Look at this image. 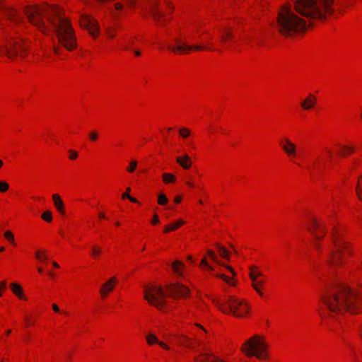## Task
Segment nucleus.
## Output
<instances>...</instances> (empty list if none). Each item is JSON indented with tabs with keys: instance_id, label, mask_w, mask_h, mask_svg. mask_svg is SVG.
Wrapping results in <instances>:
<instances>
[{
	"instance_id": "14",
	"label": "nucleus",
	"mask_w": 362,
	"mask_h": 362,
	"mask_svg": "<svg viewBox=\"0 0 362 362\" xmlns=\"http://www.w3.org/2000/svg\"><path fill=\"white\" fill-rule=\"evenodd\" d=\"M81 27L88 30L89 33L96 37L98 33V28L96 21L88 15H83L81 17L80 21Z\"/></svg>"
},
{
	"instance_id": "21",
	"label": "nucleus",
	"mask_w": 362,
	"mask_h": 362,
	"mask_svg": "<svg viewBox=\"0 0 362 362\" xmlns=\"http://www.w3.org/2000/svg\"><path fill=\"white\" fill-rule=\"evenodd\" d=\"M116 281V279L115 277L113 278H111L108 281H107L106 283H105L100 291V293L101 294V296H103V298H105L106 296H107V292H106V287H108V291H112L113 288H114V284L115 283Z\"/></svg>"
},
{
	"instance_id": "18",
	"label": "nucleus",
	"mask_w": 362,
	"mask_h": 362,
	"mask_svg": "<svg viewBox=\"0 0 362 362\" xmlns=\"http://www.w3.org/2000/svg\"><path fill=\"white\" fill-rule=\"evenodd\" d=\"M52 199L54 202V205L56 209L62 215L65 214L64 211V204L63 201L62 200L60 196L58 194H54L52 195Z\"/></svg>"
},
{
	"instance_id": "54",
	"label": "nucleus",
	"mask_w": 362,
	"mask_h": 362,
	"mask_svg": "<svg viewBox=\"0 0 362 362\" xmlns=\"http://www.w3.org/2000/svg\"><path fill=\"white\" fill-rule=\"evenodd\" d=\"M6 287V283L5 281L0 282V288H5Z\"/></svg>"
},
{
	"instance_id": "11",
	"label": "nucleus",
	"mask_w": 362,
	"mask_h": 362,
	"mask_svg": "<svg viewBox=\"0 0 362 362\" xmlns=\"http://www.w3.org/2000/svg\"><path fill=\"white\" fill-rule=\"evenodd\" d=\"M0 13L15 23H20L22 21L21 15L13 7L4 4L1 0H0Z\"/></svg>"
},
{
	"instance_id": "3",
	"label": "nucleus",
	"mask_w": 362,
	"mask_h": 362,
	"mask_svg": "<svg viewBox=\"0 0 362 362\" xmlns=\"http://www.w3.org/2000/svg\"><path fill=\"white\" fill-rule=\"evenodd\" d=\"M322 306L320 315L327 311L331 317L345 313H356L362 308V289L345 286H335L327 289L321 296Z\"/></svg>"
},
{
	"instance_id": "26",
	"label": "nucleus",
	"mask_w": 362,
	"mask_h": 362,
	"mask_svg": "<svg viewBox=\"0 0 362 362\" xmlns=\"http://www.w3.org/2000/svg\"><path fill=\"white\" fill-rule=\"evenodd\" d=\"M227 38H234V35L230 29H225L223 35L221 36V40L222 42H226Z\"/></svg>"
},
{
	"instance_id": "5",
	"label": "nucleus",
	"mask_w": 362,
	"mask_h": 362,
	"mask_svg": "<svg viewBox=\"0 0 362 362\" xmlns=\"http://www.w3.org/2000/svg\"><path fill=\"white\" fill-rule=\"evenodd\" d=\"M214 303L223 313L232 314L238 317H244L250 309L248 304L233 296H228L223 300L214 299Z\"/></svg>"
},
{
	"instance_id": "64",
	"label": "nucleus",
	"mask_w": 362,
	"mask_h": 362,
	"mask_svg": "<svg viewBox=\"0 0 362 362\" xmlns=\"http://www.w3.org/2000/svg\"><path fill=\"white\" fill-rule=\"evenodd\" d=\"M37 270H38V272H39L40 273H42V268H40V267H39V268L37 269Z\"/></svg>"
},
{
	"instance_id": "63",
	"label": "nucleus",
	"mask_w": 362,
	"mask_h": 362,
	"mask_svg": "<svg viewBox=\"0 0 362 362\" xmlns=\"http://www.w3.org/2000/svg\"><path fill=\"white\" fill-rule=\"evenodd\" d=\"M131 48V46L127 45L124 47L125 49H129Z\"/></svg>"
},
{
	"instance_id": "17",
	"label": "nucleus",
	"mask_w": 362,
	"mask_h": 362,
	"mask_svg": "<svg viewBox=\"0 0 362 362\" xmlns=\"http://www.w3.org/2000/svg\"><path fill=\"white\" fill-rule=\"evenodd\" d=\"M146 341L148 345H153V344H157L160 345L162 348H163L166 350L170 349V347L167 344H165L163 341H160L158 340V337L153 333H149L146 336Z\"/></svg>"
},
{
	"instance_id": "41",
	"label": "nucleus",
	"mask_w": 362,
	"mask_h": 362,
	"mask_svg": "<svg viewBox=\"0 0 362 362\" xmlns=\"http://www.w3.org/2000/svg\"><path fill=\"white\" fill-rule=\"evenodd\" d=\"M115 8L117 11H121L124 8V4L122 2H117L115 4Z\"/></svg>"
},
{
	"instance_id": "38",
	"label": "nucleus",
	"mask_w": 362,
	"mask_h": 362,
	"mask_svg": "<svg viewBox=\"0 0 362 362\" xmlns=\"http://www.w3.org/2000/svg\"><path fill=\"white\" fill-rule=\"evenodd\" d=\"M180 134L181 136L186 138L190 135V131L187 128H182L180 129Z\"/></svg>"
},
{
	"instance_id": "20",
	"label": "nucleus",
	"mask_w": 362,
	"mask_h": 362,
	"mask_svg": "<svg viewBox=\"0 0 362 362\" xmlns=\"http://www.w3.org/2000/svg\"><path fill=\"white\" fill-rule=\"evenodd\" d=\"M176 337L177 342L183 346H186L190 348H193V342L191 339L187 337L185 334H177L175 335Z\"/></svg>"
},
{
	"instance_id": "31",
	"label": "nucleus",
	"mask_w": 362,
	"mask_h": 362,
	"mask_svg": "<svg viewBox=\"0 0 362 362\" xmlns=\"http://www.w3.org/2000/svg\"><path fill=\"white\" fill-rule=\"evenodd\" d=\"M41 217L44 221L47 222H51L52 221V212L49 211H46L45 212H44L42 214Z\"/></svg>"
},
{
	"instance_id": "6",
	"label": "nucleus",
	"mask_w": 362,
	"mask_h": 362,
	"mask_svg": "<svg viewBox=\"0 0 362 362\" xmlns=\"http://www.w3.org/2000/svg\"><path fill=\"white\" fill-rule=\"evenodd\" d=\"M267 344L258 335H255L245 341L241 350L247 356H256L259 359H266Z\"/></svg>"
},
{
	"instance_id": "34",
	"label": "nucleus",
	"mask_w": 362,
	"mask_h": 362,
	"mask_svg": "<svg viewBox=\"0 0 362 362\" xmlns=\"http://www.w3.org/2000/svg\"><path fill=\"white\" fill-rule=\"evenodd\" d=\"M35 257L40 261H47L48 259V257L45 255L44 252L37 251Z\"/></svg>"
},
{
	"instance_id": "55",
	"label": "nucleus",
	"mask_w": 362,
	"mask_h": 362,
	"mask_svg": "<svg viewBox=\"0 0 362 362\" xmlns=\"http://www.w3.org/2000/svg\"><path fill=\"white\" fill-rule=\"evenodd\" d=\"M108 35L110 37H114L115 33H113V31L110 30V31H108Z\"/></svg>"
},
{
	"instance_id": "39",
	"label": "nucleus",
	"mask_w": 362,
	"mask_h": 362,
	"mask_svg": "<svg viewBox=\"0 0 362 362\" xmlns=\"http://www.w3.org/2000/svg\"><path fill=\"white\" fill-rule=\"evenodd\" d=\"M208 255H209V257H211V259L214 261L215 262L218 263V264H220V262L218 261L217 259V257L215 255V253L211 251V250H208Z\"/></svg>"
},
{
	"instance_id": "27",
	"label": "nucleus",
	"mask_w": 362,
	"mask_h": 362,
	"mask_svg": "<svg viewBox=\"0 0 362 362\" xmlns=\"http://www.w3.org/2000/svg\"><path fill=\"white\" fill-rule=\"evenodd\" d=\"M216 247L218 250L220 256L226 259H229V255L228 250L224 247L219 244H217Z\"/></svg>"
},
{
	"instance_id": "40",
	"label": "nucleus",
	"mask_w": 362,
	"mask_h": 362,
	"mask_svg": "<svg viewBox=\"0 0 362 362\" xmlns=\"http://www.w3.org/2000/svg\"><path fill=\"white\" fill-rule=\"evenodd\" d=\"M200 264H201L202 267H205V268H206L209 270L212 271L214 269L212 267H211V266H209L208 264V263L206 262V260L205 258L202 260Z\"/></svg>"
},
{
	"instance_id": "57",
	"label": "nucleus",
	"mask_w": 362,
	"mask_h": 362,
	"mask_svg": "<svg viewBox=\"0 0 362 362\" xmlns=\"http://www.w3.org/2000/svg\"><path fill=\"white\" fill-rule=\"evenodd\" d=\"M98 216H99V217H100V218H105V214H104L103 213H101V212H100V213H99Z\"/></svg>"
},
{
	"instance_id": "30",
	"label": "nucleus",
	"mask_w": 362,
	"mask_h": 362,
	"mask_svg": "<svg viewBox=\"0 0 362 362\" xmlns=\"http://www.w3.org/2000/svg\"><path fill=\"white\" fill-rule=\"evenodd\" d=\"M180 267H184V264L182 262L179 260H176L172 264V268L173 272L178 275H182V273L179 269Z\"/></svg>"
},
{
	"instance_id": "45",
	"label": "nucleus",
	"mask_w": 362,
	"mask_h": 362,
	"mask_svg": "<svg viewBox=\"0 0 362 362\" xmlns=\"http://www.w3.org/2000/svg\"><path fill=\"white\" fill-rule=\"evenodd\" d=\"M216 276H218V277L221 278L223 280H224L228 284H230V279L228 277H227L226 275H224V274H217Z\"/></svg>"
},
{
	"instance_id": "10",
	"label": "nucleus",
	"mask_w": 362,
	"mask_h": 362,
	"mask_svg": "<svg viewBox=\"0 0 362 362\" xmlns=\"http://www.w3.org/2000/svg\"><path fill=\"white\" fill-rule=\"evenodd\" d=\"M174 41L176 43V45H168V48L174 53H185L191 50H202L205 49L204 46L202 45H188L184 42H182L178 38H175Z\"/></svg>"
},
{
	"instance_id": "13",
	"label": "nucleus",
	"mask_w": 362,
	"mask_h": 362,
	"mask_svg": "<svg viewBox=\"0 0 362 362\" xmlns=\"http://www.w3.org/2000/svg\"><path fill=\"white\" fill-rule=\"evenodd\" d=\"M169 295L173 298H185L188 296L189 290L180 283L171 284L167 286Z\"/></svg>"
},
{
	"instance_id": "24",
	"label": "nucleus",
	"mask_w": 362,
	"mask_h": 362,
	"mask_svg": "<svg viewBox=\"0 0 362 362\" xmlns=\"http://www.w3.org/2000/svg\"><path fill=\"white\" fill-rule=\"evenodd\" d=\"M11 288L13 293L16 295L20 299H25V296L23 294V288L20 285L16 283H13L11 284Z\"/></svg>"
},
{
	"instance_id": "2",
	"label": "nucleus",
	"mask_w": 362,
	"mask_h": 362,
	"mask_svg": "<svg viewBox=\"0 0 362 362\" xmlns=\"http://www.w3.org/2000/svg\"><path fill=\"white\" fill-rule=\"evenodd\" d=\"M30 23L41 32L50 30L55 33L59 46H54V52L60 54V47L71 51L77 46L76 37L69 20L64 16L62 10L49 5L27 7L24 10Z\"/></svg>"
},
{
	"instance_id": "48",
	"label": "nucleus",
	"mask_w": 362,
	"mask_h": 362,
	"mask_svg": "<svg viewBox=\"0 0 362 362\" xmlns=\"http://www.w3.org/2000/svg\"><path fill=\"white\" fill-rule=\"evenodd\" d=\"M253 272V273L255 274V276H256V279H257L258 276H262V275L261 272H256L255 271V269H254V268H253V267H252V268L250 269V272Z\"/></svg>"
},
{
	"instance_id": "15",
	"label": "nucleus",
	"mask_w": 362,
	"mask_h": 362,
	"mask_svg": "<svg viewBox=\"0 0 362 362\" xmlns=\"http://www.w3.org/2000/svg\"><path fill=\"white\" fill-rule=\"evenodd\" d=\"M285 144H281V147L288 157L293 158L297 155L296 146L295 144L291 142L288 139L285 138L284 139Z\"/></svg>"
},
{
	"instance_id": "53",
	"label": "nucleus",
	"mask_w": 362,
	"mask_h": 362,
	"mask_svg": "<svg viewBox=\"0 0 362 362\" xmlns=\"http://www.w3.org/2000/svg\"><path fill=\"white\" fill-rule=\"evenodd\" d=\"M128 199H129L132 202H133V203H137V202H138V201H137V199H135V198H134V197H131V196H130Z\"/></svg>"
},
{
	"instance_id": "43",
	"label": "nucleus",
	"mask_w": 362,
	"mask_h": 362,
	"mask_svg": "<svg viewBox=\"0 0 362 362\" xmlns=\"http://www.w3.org/2000/svg\"><path fill=\"white\" fill-rule=\"evenodd\" d=\"M98 133L95 132H92L90 133V139L93 141H95L98 139Z\"/></svg>"
},
{
	"instance_id": "60",
	"label": "nucleus",
	"mask_w": 362,
	"mask_h": 362,
	"mask_svg": "<svg viewBox=\"0 0 362 362\" xmlns=\"http://www.w3.org/2000/svg\"><path fill=\"white\" fill-rule=\"evenodd\" d=\"M165 3L167 4V6L169 8H171V6H170V3L169 1H168L167 0H165Z\"/></svg>"
},
{
	"instance_id": "35",
	"label": "nucleus",
	"mask_w": 362,
	"mask_h": 362,
	"mask_svg": "<svg viewBox=\"0 0 362 362\" xmlns=\"http://www.w3.org/2000/svg\"><path fill=\"white\" fill-rule=\"evenodd\" d=\"M136 166H137V162H136V160H132V161L129 163V166L127 168V170L129 173H133V172L136 170Z\"/></svg>"
},
{
	"instance_id": "61",
	"label": "nucleus",
	"mask_w": 362,
	"mask_h": 362,
	"mask_svg": "<svg viewBox=\"0 0 362 362\" xmlns=\"http://www.w3.org/2000/svg\"><path fill=\"white\" fill-rule=\"evenodd\" d=\"M196 326H197V327H200L201 329H202L205 332H206V331L204 329V328H203V327H202V326L201 325H199V324H197V325H196Z\"/></svg>"
},
{
	"instance_id": "19",
	"label": "nucleus",
	"mask_w": 362,
	"mask_h": 362,
	"mask_svg": "<svg viewBox=\"0 0 362 362\" xmlns=\"http://www.w3.org/2000/svg\"><path fill=\"white\" fill-rule=\"evenodd\" d=\"M250 278L252 281V286L253 288L257 291V293L259 295L262 296V292L260 290L259 287L264 284V281L262 280L258 281L257 279H256V276H255L253 272H250Z\"/></svg>"
},
{
	"instance_id": "12",
	"label": "nucleus",
	"mask_w": 362,
	"mask_h": 362,
	"mask_svg": "<svg viewBox=\"0 0 362 362\" xmlns=\"http://www.w3.org/2000/svg\"><path fill=\"white\" fill-rule=\"evenodd\" d=\"M148 4L149 6V13L153 20L156 23L163 25L164 20H163V18L164 16V13L160 8L159 2L156 0H148Z\"/></svg>"
},
{
	"instance_id": "44",
	"label": "nucleus",
	"mask_w": 362,
	"mask_h": 362,
	"mask_svg": "<svg viewBox=\"0 0 362 362\" xmlns=\"http://www.w3.org/2000/svg\"><path fill=\"white\" fill-rule=\"evenodd\" d=\"M69 152L70 153V156H69L70 159L74 160L77 158L78 153L76 151L69 150Z\"/></svg>"
},
{
	"instance_id": "1",
	"label": "nucleus",
	"mask_w": 362,
	"mask_h": 362,
	"mask_svg": "<svg viewBox=\"0 0 362 362\" xmlns=\"http://www.w3.org/2000/svg\"><path fill=\"white\" fill-rule=\"evenodd\" d=\"M334 0H295L293 8L298 16L290 6H283L278 14L276 28L280 34L290 37L305 31L310 21L324 19L327 14L332 13Z\"/></svg>"
},
{
	"instance_id": "8",
	"label": "nucleus",
	"mask_w": 362,
	"mask_h": 362,
	"mask_svg": "<svg viewBox=\"0 0 362 362\" xmlns=\"http://www.w3.org/2000/svg\"><path fill=\"white\" fill-rule=\"evenodd\" d=\"M27 45L21 39L7 38L0 45V52L6 54L8 58L16 57H23L25 55Z\"/></svg>"
},
{
	"instance_id": "52",
	"label": "nucleus",
	"mask_w": 362,
	"mask_h": 362,
	"mask_svg": "<svg viewBox=\"0 0 362 362\" xmlns=\"http://www.w3.org/2000/svg\"><path fill=\"white\" fill-rule=\"evenodd\" d=\"M344 149H347L349 150V152H353L354 151V147H347V146H343L342 147Z\"/></svg>"
},
{
	"instance_id": "32",
	"label": "nucleus",
	"mask_w": 362,
	"mask_h": 362,
	"mask_svg": "<svg viewBox=\"0 0 362 362\" xmlns=\"http://www.w3.org/2000/svg\"><path fill=\"white\" fill-rule=\"evenodd\" d=\"M102 252V248L99 246L94 245L91 248V253L93 257H96Z\"/></svg>"
},
{
	"instance_id": "51",
	"label": "nucleus",
	"mask_w": 362,
	"mask_h": 362,
	"mask_svg": "<svg viewBox=\"0 0 362 362\" xmlns=\"http://www.w3.org/2000/svg\"><path fill=\"white\" fill-rule=\"evenodd\" d=\"M226 267L227 268V269H228L233 274V275L235 274L234 269L231 267L226 266Z\"/></svg>"
},
{
	"instance_id": "47",
	"label": "nucleus",
	"mask_w": 362,
	"mask_h": 362,
	"mask_svg": "<svg viewBox=\"0 0 362 362\" xmlns=\"http://www.w3.org/2000/svg\"><path fill=\"white\" fill-rule=\"evenodd\" d=\"M159 218L157 214H154L153 218L151 221L152 224H158L159 223Z\"/></svg>"
},
{
	"instance_id": "16",
	"label": "nucleus",
	"mask_w": 362,
	"mask_h": 362,
	"mask_svg": "<svg viewBox=\"0 0 362 362\" xmlns=\"http://www.w3.org/2000/svg\"><path fill=\"white\" fill-rule=\"evenodd\" d=\"M197 362H223L213 354L202 353L197 358Z\"/></svg>"
},
{
	"instance_id": "59",
	"label": "nucleus",
	"mask_w": 362,
	"mask_h": 362,
	"mask_svg": "<svg viewBox=\"0 0 362 362\" xmlns=\"http://www.w3.org/2000/svg\"><path fill=\"white\" fill-rule=\"evenodd\" d=\"M52 264L54 267L58 268L59 267V264L56 262H53Z\"/></svg>"
},
{
	"instance_id": "36",
	"label": "nucleus",
	"mask_w": 362,
	"mask_h": 362,
	"mask_svg": "<svg viewBox=\"0 0 362 362\" xmlns=\"http://www.w3.org/2000/svg\"><path fill=\"white\" fill-rule=\"evenodd\" d=\"M4 237L12 244H15L14 243V236L13 235V233L9 231V230H7L4 233Z\"/></svg>"
},
{
	"instance_id": "9",
	"label": "nucleus",
	"mask_w": 362,
	"mask_h": 362,
	"mask_svg": "<svg viewBox=\"0 0 362 362\" xmlns=\"http://www.w3.org/2000/svg\"><path fill=\"white\" fill-rule=\"evenodd\" d=\"M308 230L310 232L315 239L313 242L314 246L317 249L320 248V245L318 244L317 240H322L326 233L327 229L323 223L318 221L315 218H313L308 227Z\"/></svg>"
},
{
	"instance_id": "25",
	"label": "nucleus",
	"mask_w": 362,
	"mask_h": 362,
	"mask_svg": "<svg viewBox=\"0 0 362 362\" xmlns=\"http://www.w3.org/2000/svg\"><path fill=\"white\" fill-rule=\"evenodd\" d=\"M185 223V221L182 220H179L173 223L169 224L165 227L164 232L168 233L170 231H173L178 228L180 226L183 225Z\"/></svg>"
},
{
	"instance_id": "46",
	"label": "nucleus",
	"mask_w": 362,
	"mask_h": 362,
	"mask_svg": "<svg viewBox=\"0 0 362 362\" xmlns=\"http://www.w3.org/2000/svg\"><path fill=\"white\" fill-rule=\"evenodd\" d=\"M130 191H131L130 187H127L126 189V192L122 194V199H126V198L128 199L130 197V195H129Z\"/></svg>"
},
{
	"instance_id": "4",
	"label": "nucleus",
	"mask_w": 362,
	"mask_h": 362,
	"mask_svg": "<svg viewBox=\"0 0 362 362\" xmlns=\"http://www.w3.org/2000/svg\"><path fill=\"white\" fill-rule=\"evenodd\" d=\"M331 236L334 250L330 252L327 262L333 266H341L351 252V245L344 234L337 229L332 231Z\"/></svg>"
},
{
	"instance_id": "28",
	"label": "nucleus",
	"mask_w": 362,
	"mask_h": 362,
	"mask_svg": "<svg viewBox=\"0 0 362 362\" xmlns=\"http://www.w3.org/2000/svg\"><path fill=\"white\" fill-rule=\"evenodd\" d=\"M356 192L357 196L360 200H362V175L359 177L356 187Z\"/></svg>"
},
{
	"instance_id": "29",
	"label": "nucleus",
	"mask_w": 362,
	"mask_h": 362,
	"mask_svg": "<svg viewBox=\"0 0 362 362\" xmlns=\"http://www.w3.org/2000/svg\"><path fill=\"white\" fill-rule=\"evenodd\" d=\"M163 180L165 183L175 182L176 180V177L172 173H163Z\"/></svg>"
},
{
	"instance_id": "56",
	"label": "nucleus",
	"mask_w": 362,
	"mask_h": 362,
	"mask_svg": "<svg viewBox=\"0 0 362 362\" xmlns=\"http://www.w3.org/2000/svg\"><path fill=\"white\" fill-rule=\"evenodd\" d=\"M186 184L190 187H192L194 186L193 183L189 181L186 182Z\"/></svg>"
},
{
	"instance_id": "23",
	"label": "nucleus",
	"mask_w": 362,
	"mask_h": 362,
	"mask_svg": "<svg viewBox=\"0 0 362 362\" xmlns=\"http://www.w3.org/2000/svg\"><path fill=\"white\" fill-rule=\"evenodd\" d=\"M176 161L184 169H189L191 166V160L187 154H185L182 157H177Z\"/></svg>"
},
{
	"instance_id": "7",
	"label": "nucleus",
	"mask_w": 362,
	"mask_h": 362,
	"mask_svg": "<svg viewBox=\"0 0 362 362\" xmlns=\"http://www.w3.org/2000/svg\"><path fill=\"white\" fill-rule=\"evenodd\" d=\"M167 293L163 291L162 287L157 286H145L144 287V297L148 303L155 306L157 309L164 311L167 305L165 297Z\"/></svg>"
},
{
	"instance_id": "58",
	"label": "nucleus",
	"mask_w": 362,
	"mask_h": 362,
	"mask_svg": "<svg viewBox=\"0 0 362 362\" xmlns=\"http://www.w3.org/2000/svg\"><path fill=\"white\" fill-rule=\"evenodd\" d=\"M134 54L136 56H140L141 55V52L139 51V50H136L134 51Z\"/></svg>"
},
{
	"instance_id": "33",
	"label": "nucleus",
	"mask_w": 362,
	"mask_h": 362,
	"mask_svg": "<svg viewBox=\"0 0 362 362\" xmlns=\"http://www.w3.org/2000/svg\"><path fill=\"white\" fill-rule=\"evenodd\" d=\"M168 202L167 197L164 194L158 195V203L160 205H165Z\"/></svg>"
},
{
	"instance_id": "49",
	"label": "nucleus",
	"mask_w": 362,
	"mask_h": 362,
	"mask_svg": "<svg viewBox=\"0 0 362 362\" xmlns=\"http://www.w3.org/2000/svg\"><path fill=\"white\" fill-rule=\"evenodd\" d=\"M175 203L176 204H180L182 201V197L181 196H177L175 198Z\"/></svg>"
},
{
	"instance_id": "50",
	"label": "nucleus",
	"mask_w": 362,
	"mask_h": 362,
	"mask_svg": "<svg viewBox=\"0 0 362 362\" xmlns=\"http://www.w3.org/2000/svg\"><path fill=\"white\" fill-rule=\"evenodd\" d=\"M52 309L56 313H59L60 312L59 308L56 304H53L52 305Z\"/></svg>"
},
{
	"instance_id": "22",
	"label": "nucleus",
	"mask_w": 362,
	"mask_h": 362,
	"mask_svg": "<svg viewBox=\"0 0 362 362\" xmlns=\"http://www.w3.org/2000/svg\"><path fill=\"white\" fill-rule=\"evenodd\" d=\"M316 103V98L313 95L310 94L308 97L301 103V107L304 110L311 109Z\"/></svg>"
},
{
	"instance_id": "62",
	"label": "nucleus",
	"mask_w": 362,
	"mask_h": 362,
	"mask_svg": "<svg viewBox=\"0 0 362 362\" xmlns=\"http://www.w3.org/2000/svg\"><path fill=\"white\" fill-rule=\"evenodd\" d=\"M4 250H5L4 247H0V252H4Z\"/></svg>"
},
{
	"instance_id": "37",
	"label": "nucleus",
	"mask_w": 362,
	"mask_h": 362,
	"mask_svg": "<svg viewBox=\"0 0 362 362\" xmlns=\"http://www.w3.org/2000/svg\"><path fill=\"white\" fill-rule=\"evenodd\" d=\"M9 188V185L5 181H0V192H5Z\"/></svg>"
},
{
	"instance_id": "42",
	"label": "nucleus",
	"mask_w": 362,
	"mask_h": 362,
	"mask_svg": "<svg viewBox=\"0 0 362 362\" xmlns=\"http://www.w3.org/2000/svg\"><path fill=\"white\" fill-rule=\"evenodd\" d=\"M123 2L127 4L129 7H133L136 2V0H123Z\"/></svg>"
}]
</instances>
